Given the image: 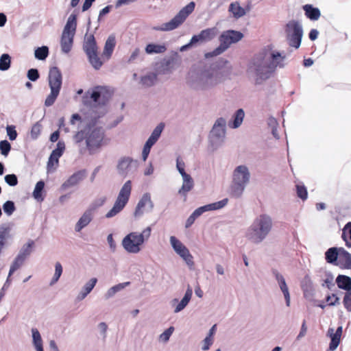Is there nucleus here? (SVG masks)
<instances>
[{
  "label": "nucleus",
  "mask_w": 351,
  "mask_h": 351,
  "mask_svg": "<svg viewBox=\"0 0 351 351\" xmlns=\"http://www.w3.org/2000/svg\"><path fill=\"white\" fill-rule=\"evenodd\" d=\"M104 136L105 132L102 127L96 125L95 123H89L84 129L75 133L73 140L77 144L85 140L89 154H93L101 147Z\"/></svg>",
  "instance_id": "obj_1"
},
{
  "label": "nucleus",
  "mask_w": 351,
  "mask_h": 351,
  "mask_svg": "<svg viewBox=\"0 0 351 351\" xmlns=\"http://www.w3.org/2000/svg\"><path fill=\"white\" fill-rule=\"evenodd\" d=\"M272 227L271 217L267 214H261L254 219L248 228L246 237L253 243H261L269 235Z\"/></svg>",
  "instance_id": "obj_2"
},
{
  "label": "nucleus",
  "mask_w": 351,
  "mask_h": 351,
  "mask_svg": "<svg viewBox=\"0 0 351 351\" xmlns=\"http://www.w3.org/2000/svg\"><path fill=\"white\" fill-rule=\"evenodd\" d=\"M270 65L269 60L266 58L264 53H259L252 58L248 71L256 76L255 82L256 84H259L270 77L274 72Z\"/></svg>",
  "instance_id": "obj_3"
},
{
  "label": "nucleus",
  "mask_w": 351,
  "mask_h": 351,
  "mask_svg": "<svg viewBox=\"0 0 351 351\" xmlns=\"http://www.w3.org/2000/svg\"><path fill=\"white\" fill-rule=\"evenodd\" d=\"M150 226L145 228L142 232H132L128 234L122 240V246L128 253L137 254L141 250V245L147 241L151 236Z\"/></svg>",
  "instance_id": "obj_4"
},
{
  "label": "nucleus",
  "mask_w": 351,
  "mask_h": 351,
  "mask_svg": "<svg viewBox=\"0 0 351 351\" xmlns=\"http://www.w3.org/2000/svg\"><path fill=\"white\" fill-rule=\"evenodd\" d=\"M250 173L247 166H237L232 174L230 193L234 197H240L250 182Z\"/></svg>",
  "instance_id": "obj_5"
},
{
  "label": "nucleus",
  "mask_w": 351,
  "mask_h": 351,
  "mask_svg": "<svg viewBox=\"0 0 351 351\" xmlns=\"http://www.w3.org/2000/svg\"><path fill=\"white\" fill-rule=\"evenodd\" d=\"M243 34L239 31L228 29L223 31L219 36V45L212 51L205 54L206 58L222 54L232 44H235L243 38Z\"/></svg>",
  "instance_id": "obj_6"
},
{
  "label": "nucleus",
  "mask_w": 351,
  "mask_h": 351,
  "mask_svg": "<svg viewBox=\"0 0 351 351\" xmlns=\"http://www.w3.org/2000/svg\"><path fill=\"white\" fill-rule=\"evenodd\" d=\"M195 7V2L191 1L182 8L169 22L165 23L160 26H154L152 29L155 31L170 32L177 29L183 24L188 16L194 11Z\"/></svg>",
  "instance_id": "obj_7"
},
{
  "label": "nucleus",
  "mask_w": 351,
  "mask_h": 351,
  "mask_svg": "<svg viewBox=\"0 0 351 351\" xmlns=\"http://www.w3.org/2000/svg\"><path fill=\"white\" fill-rule=\"evenodd\" d=\"M48 81L51 93L45 101V106L47 107L51 106L55 103L62 87V76L57 66H53L49 69Z\"/></svg>",
  "instance_id": "obj_8"
},
{
  "label": "nucleus",
  "mask_w": 351,
  "mask_h": 351,
  "mask_svg": "<svg viewBox=\"0 0 351 351\" xmlns=\"http://www.w3.org/2000/svg\"><path fill=\"white\" fill-rule=\"evenodd\" d=\"M286 40L289 47L298 49L304 34L302 23L298 20H291L285 25Z\"/></svg>",
  "instance_id": "obj_9"
},
{
  "label": "nucleus",
  "mask_w": 351,
  "mask_h": 351,
  "mask_svg": "<svg viewBox=\"0 0 351 351\" xmlns=\"http://www.w3.org/2000/svg\"><path fill=\"white\" fill-rule=\"evenodd\" d=\"M132 191L131 180L126 181L122 186L112 208L106 213V218H111L119 213L128 204Z\"/></svg>",
  "instance_id": "obj_10"
},
{
  "label": "nucleus",
  "mask_w": 351,
  "mask_h": 351,
  "mask_svg": "<svg viewBox=\"0 0 351 351\" xmlns=\"http://www.w3.org/2000/svg\"><path fill=\"white\" fill-rule=\"evenodd\" d=\"M226 121L223 117L218 118L210 132L209 143L213 149H217L222 145L226 137Z\"/></svg>",
  "instance_id": "obj_11"
},
{
  "label": "nucleus",
  "mask_w": 351,
  "mask_h": 351,
  "mask_svg": "<svg viewBox=\"0 0 351 351\" xmlns=\"http://www.w3.org/2000/svg\"><path fill=\"white\" fill-rule=\"evenodd\" d=\"M106 88L101 86H95L91 90L86 91L82 97V103L84 106H89L94 102L95 105L104 106L107 101L105 95Z\"/></svg>",
  "instance_id": "obj_12"
},
{
  "label": "nucleus",
  "mask_w": 351,
  "mask_h": 351,
  "mask_svg": "<svg viewBox=\"0 0 351 351\" xmlns=\"http://www.w3.org/2000/svg\"><path fill=\"white\" fill-rule=\"evenodd\" d=\"M138 162L130 156L121 157L117 165V171L119 176L126 178L134 174L138 169Z\"/></svg>",
  "instance_id": "obj_13"
},
{
  "label": "nucleus",
  "mask_w": 351,
  "mask_h": 351,
  "mask_svg": "<svg viewBox=\"0 0 351 351\" xmlns=\"http://www.w3.org/2000/svg\"><path fill=\"white\" fill-rule=\"evenodd\" d=\"M169 241L173 250L185 261L190 268H192L194 266L193 256L189 249L174 236H171Z\"/></svg>",
  "instance_id": "obj_14"
},
{
  "label": "nucleus",
  "mask_w": 351,
  "mask_h": 351,
  "mask_svg": "<svg viewBox=\"0 0 351 351\" xmlns=\"http://www.w3.org/2000/svg\"><path fill=\"white\" fill-rule=\"evenodd\" d=\"M154 207V202L151 198L149 193H145L139 199L134 213L136 218H139L143 215L145 213L152 212Z\"/></svg>",
  "instance_id": "obj_15"
},
{
  "label": "nucleus",
  "mask_w": 351,
  "mask_h": 351,
  "mask_svg": "<svg viewBox=\"0 0 351 351\" xmlns=\"http://www.w3.org/2000/svg\"><path fill=\"white\" fill-rule=\"evenodd\" d=\"M165 124L163 123H159L152 131L150 136L148 138L147 141L145 142L143 152H142V159L143 161H145L149 154L152 147L157 142L158 138H160L161 133L164 129Z\"/></svg>",
  "instance_id": "obj_16"
},
{
  "label": "nucleus",
  "mask_w": 351,
  "mask_h": 351,
  "mask_svg": "<svg viewBox=\"0 0 351 351\" xmlns=\"http://www.w3.org/2000/svg\"><path fill=\"white\" fill-rule=\"evenodd\" d=\"M187 84L195 90H206L204 70L200 72L191 71L187 77Z\"/></svg>",
  "instance_id": "obj_17"
},
{
  "label": "nucleus",
  "mask_w": 351,
  "mask_h": 351,
  "mask_svg": "<svg viewBox=\"0 0 351 351\" xmlns=\"http://www.w3.org/2000/svg\"><path fill=\"white\" fill-rule=\"evenodd\" d=\"M207 89L213 87L222 80L221 71L215 67L210 66L204 70Z\"/></svg>",
  "instance_id": "obj_18"
},
{
  "label": "nucleus",
  "mask_w": 351,
  "mask_h": 351,
  "mask_svg": "<svg viewBox=\"0 0 351 351\" xmlns=\"http://www.w3.org/2000/svg\"><path fill=\"white\" fill-rule=\"evenodd\" d=\"M271 274L274 276L280 289L283 293L287 306H289L291 302L290 293L284 276L276 269H272Z\"/></svg>",
  "instance_id": "obj_19"
},
{
  "label": "nucleus",
  "mask_w": 351,
  "mask_h": 351,
  "mask_svg": "<svg viewBox=\"0 0 351 351\" xmlns=\"http://www.w3.org/2000/svg\"><path fill=\"white\" fill-rule=\"evenodd\" d=\"M86 176V171L85 169L75 172L62 184L61 189L64 191L70 187L76 186L85 178Z\"/></svg>",
  "instance_id": "obj_20"
},
{
  "label": "nucleus",
  "mask_w": 351,
  "mask_h": 351,
  "mask_svg": "<svg viewBox=\"0 0 351 351\" xmlns=\"http://www.w3.org/2000/svg\"><path fill=\"white\" fill-rule=\"evenodd\" d=\"M228 199L227 198H224L220 201L208 204L202 206H200L195 209L193 213H195L197 217L201 216L204 213L210 210H219L223 208L228 204Z\"/></svg>",
  "instance_id": "obj_21"
},
{
  "label": "nucleus",
  "mask_w": 351,
  "mask_h": 351,
  "mask_svg": "<svg viewBox=\"0 0 351 351\" xmlns=\"http://www.w3.org/2000/svg\"><path fill=\"white\" fill-rule=\"evenodd\" d=\"M228 199L227 198H224L220 201L208 204L202 206H200L195 209L193 213H195L197 217L201 216L204 213L210 210H219L223 208L228 204Z\"/></svg>",
  "instance_id": "obj_22"
},
{
  "label": "nucleus",
  "mask_w": 351,
  "mask_h": 351,
  "mask_svg": "<svg viewBox=\"0 0 351 351\" xmlns=\"http://www.w3.org/2000/svg\"><path fill=\"white\" fill-rule=\"evenodd\" d=\"M216 27H210L202 30L198 34L193 35V40L196 44L199 42H208L212 40L217 34Z\"/></svg>",
  "instance_id": "obj_23"
},
{
  "label": "nucleus",
  "mask_w": 351,
  "mask_h": 351,
  "mask_svg": "<svg viewBox=\"0 0 351 351\" xmlns=\"http://www.w3.org/2000/svg\"><path fill=\"white\" fill-rule=\"evenodd\" d=\"M65 149V143L63 141H59L57 143V147L51 153L48 162L47 168L53 166L54 164H58L59 158L61 157Z\"/></svg>",
  "instance_id": "obj_24"
},
{
  "label": "nucleus",
  "mask_w": 351,
  "mask_h": 351,
  "mask_svg": "<svg viewBox=\"0 0 351 351\" xmlns=\"http://www.w3.org/2000/svg\"><path fill=\"white\" fill-rule=\"evenodd\" d=\"M286 56L279 51H274L270 54L269 64L274 71L276 68H284L285 66V60Z\"/></svg>",
  "instance_id": "obj_25"
},
{
  "label": "nucleus",
  "mask_w": 351,
  "mask_h": 351,
  "mask_svg": "<svg viewBox=\"0 0 351 351\" xmlns=\"http://www.w3.org/2000/svg\"><path fill=\"white\" fill-rule=\"evenodd\" d=\"M183 179V183L181 188L178 191V193L184 197H186L187 193L189 192L194 186V182L192 177L186 173V171H183L182 174H180Z\"/></svg>",
  "instance_id": "obj_26"
},
{
  "label": "nucleus",
  "mask_w": 351,
  "mask_h": 351,
  "mask_svg": "<svg viewBox=\"0 0 351 351\" xmlns=\"http://www.w3.org/2000/svg\"><path fill=\"white\" fill-rule=\"evenodd\" d=\"M74 34L62 32L60 39V47L62 52L64 53H69L73 47Z\"/></svg>",
  "instance_id": "obj_27"
},
{
  "label": "nucleus",
  "mask_w": 351,
  "mask_h": 351,
  "mask_svg": "<svg viewBox=\"0 0 351 351\" xmlns=\"http://www.w3.org/2000/svg\"><path fill=\"white\" fill-rule=\"evenodd\" d=\"M93 216L94 213L87 208L75 224V230L76 232H80L90 223L93 219Z\"/></svg>",
  "instance_id": "obj_28"
},
{
  "label": "nucleus",
  "mask_w": 351,
  "mask_h": 351,
  "mask_svg": "<svg viewBox=\"0 0 351 351\" xmlns=\"http://www.w3.org/2000/svg\"><path fill=\"white\" fill-rule=\"evenodd\" d=\"M228 10V12L232 14V16L236 20L246 14V10L241 6L240 3L237 1L230 3Z\"/></svg>",
  "instance_id": "obj_29"
},
{
  "label": "nucleus",
  "mask_w": 351,
  "mask_h": 351,
  "mask_svg": "<svg viewBox=\"0 0 351 351\" xmlns=\"http://www.w3.org/2000/svg\"><path fill=\"white\" fill-rule=\"evenodd\" d=\"M83 49L86 55L97 51L98 47L93 34L86 36L83 44Z\"/></svg>",
  "instance_id": "obj_30"
},
{
  "label": "nucleus",
  "mask_w": 351,
  "mask_h": 351,
  "mask_svg": "<svg viewBox=\"0 0 351 351\" xmlns=\"http://www.w3.org/2000/svg\"><path fill=\"white\" fill-rule=\"evenodd\" d=\"M337 265L343 269L351 268V254L343 247H340V254Z\"/></svg>",
  "instance_id": "obj_31"
},
{
  "label": "nucleus",
  "mask_w": 351,
  "mask_h": 351,
  "mask_svg": "<svg viewBox=\"0 0 351 351\" xmlns=\"http://www.w3.org/2000/svg\"><path fill=\"white\" fill-rule=\"evenodd\" d=\"M305 16L311 21H317L321 16L320 10L318 8L314 7L311 4H306L302 7Z\"/></svg>",
  "instance_id": "obj_32"
},
{
  "label": "nucleus",
  "mask_w": 351,
  "mask_h": 351,
  "mask_svg": "<svg viewBox=\"0 0 351 351\" xmlns=\"http://www.w3.org/2000/svg\"><path fill=\"white\" fill-rule=\"evenodd\" d=\"M97 282V279L96 278H93L87 282L77 296V300L78 301L84 300L93 289Z\"/></svg>",
  "instance_id": "obj_33"
},
{
  "label": "nucleus",
  "mask_w": 351,
  "mask_h": 351,
  "mask_svg": "<svg viewBox=\"0 0 351 351\" xmlns=\"http://www.w3.org/2000/svg\"><path fill=\"white\" fill-rule=\"evenodd\" d=\"M193 295V289L189 285L187 289L185 292V294L181 301L178 303V304L176 306L174 309V313H178L182 311L189 304L190 302L191 297Z\"/></svg>",
  "instance_id": "obj_34"
},
{
  "label": "nucleus",
  "mask_w": 351,
  "mask_h": 351,
  "mask_svg": "<svg viewBox=\"0 0 351 351\" xmlns=\"http://www.w3.org/2000/svg\"><path fill=\"white\" fill-rule=\"evenodd\" d=\"M245 117V112L242 108H239L234 113L232 120L229 121V126L231 128H238L242 123Z\"/></svg>",
  "instance_id": "obj_35"
},
{
  "label": "nucleus",
  "mask_w": 351,
  "mask_h": 351,
  "mask_svg": "<svg viewBox=\"0 0 351 351\" xmlns=\"http://www.w3.org/2000/svg\"><path fill=\"white\" fill-rule=\"evenodd\" d=\"M73 12L68 18L62 32L75 34L77 28V14Z\"/></svg>",
  "instance_id": "obj_36"
},
{
  "label": "nucleus",
  "mask_w": 351,
  "mask_h": 351,
  "mask_svg": "<svg viewBox=\"0 0 351 351\" xmlns=\"http://www.w3.org/2000/svg\"><path fill=\"white\" fill-rule=\"evenodd\" d=\"M339 254L340 247H332L329 248L325 252V258L326 262L330 264L337 265Z\"/></svg>",
  "instance_id": "obj_37"
},
{
  "label": "nucleus",
  "mask_w": 351,
  "mask_h": 351,
  "mask_svg": "<svg viewBox=\"0 0 351 351\" xmlns=\"http://www.w3.org/2000/svg\"><path fill=\"white\" fill-rule=\"evenodd\" d=\"M336 283L337 287L343 290L349 292L351 291V278L346 276L339 274L336 278Z\"/></svg>",
  "instance_id": "obj_38"
},
{
  "label": "nucleus",
  "mask_w": 351,
  "mask_h": 351,
  "mask_svg": "<svg viewBox=\"0 0 351 351\" xmlns=\"http://www.w3.org/2000/svg\"><path fill=\"white\" fill-rule=\"evenodd\" d=\"M116 45V38L114 35H110L106 40L103 54L104 56L110 58Z\"/></svg>",
  "instance_id": "obj_39"
},
{
  "label": "nucleus",
  "mask_w": 351,
  "mask_h": 351,
  "mask_svg": "<svg viewBox=\"0 0 351 351\" xmlns=\"http://www.w3.org/2000/svg\"><path fill=\"white\" fill-rule=\"evenodd\" d=\"M167 50L165 44L149 43L145 47V52L147 54L162 53Z\"/></svg>",
  "instance_id": "obj_40"
},
{
  "label": "nucleus",
  "mask_w": 351,
  "mask_h": 351,
  "mask_svg": "<svg viewBox=\"0 0 351 351\" xmlns=\"http://www.w3.org/2000/svg\"><path fill=\"white\" fill-rule=\"evenodd\" d=\"M33 343L36 351H44L41 335L37 328L32 329Z\"/></svg>",
  "instance_id": "obj_41"
},
{
  "label": "nucleus",
  "mask_w": 351,
  "mask_h": 351,
  "mask_svg": "<svg viewBox=\"0 0 351 351\" xmlns=\"http://www.w3.org/2000/svg\"><path fill=\"white\" fill-rule=\"evenodd\" d=\"M130 284V282H125L117 284L110 288L105 294V298L109 299L113 297L117 292L121 291Z\"/></svg>",
  "instance_id": "obj_42"
},
{
  "label": "nucleus",
  "mask_w": 351,
  "mask_h": 351,
  "mask_svg": "<svg viewBox=\"0 0 351 351\" xmlns=\"http://www.w3.org/2000/svg\"><path fill=\"white\" fill-rule=\"evenodd\" d=\"M34 245V241H29L22 246L18 255L26 260L32 254Z\"/></svg>",
  "instance_id": "obj_43"
},
{
  "label": "nucleus",
  "mask_w": 351,
  "mask_h": 351,
  "mask_svg": "<svg viewBox=\"0 0 351 351\" xmlns=\"http://www.w3.org/2000/svg\"><path fill=\"white\" fill-rule=\"evenodd\" d=\"M157 80V74L153 72L149 73L141 78V83L146 86H152Z\"/></svg>",
  "instance_id": "obj_44"
},
{
  "label": "nucleus",
  "mask_w": 351,
  "mask_h": 351,
  "mask_svg": "<svg viewBox=\"0 0 351 351\" xmlns=\"http://www.w3.org/2000/svg\"><path fill=\"white\" fill-rule=\"evenodd\" d=\"M327 335L330 337V350L334 351L338 347L341 337L334 334V329L332 328H328Z\"/></svg>",
  "instance_id": "obj_45"
},
{
  "label": "nucleus",
  "mask_w": 351,
  "mask_h": 351,
  "mask_svg": "<svg viewBox=\"0 0 351 351\" xmlns=\"http://www.w3.org/2000/svg\"><path fill=\"white\" fill-rule=\"evenodd\" d=\"M341 237L346 243V245L351 247V221L346 224L343 229Z\"/></svg>",
  "instance_id": "obj_46"
},
{
  "label": "nucleus",
  "mask_w": 351,
  "mask_h": 351,
  "mask_svg": "<svg viewBox=\"0 0 351 351\" xmlns=\"http://www.w3.org/2000/svg\"><path fill=\"white\" fill-rule=\"evenodd\" d=\"M49 51L47 46L38 47L34 50V56L38 60H45L49 56Z\"/></svg>",
  "instance_id": "obj_47"
},
{
  "label": "nucleus",
  "mask_w": 351,
  "mask_h": 351,
  "mask_svg": "<svg viewBox=\"0 0 351 351\" xmlns=\"http://www.w3.org/2000/svg\"><path fill=\"white\" fill-rule=\"evenodd\" d=\"M86 56L90 64L95 69L99 70L101 67L103 62L100 58L98 56L97 51Z\"/></svg>",
  "instance_id": "obj_48"
},
{
  "label": "nucleus",
  "mask_w": 351,
  "mask_h": 351,
  "mask_svg": "<svg viewBox=\"0 0 351 351\" xmlns=\"http://www.w3.org/2000/svg\"><path fill=\"white\" fill-rule=\"evenodd\" d=\"M25 259L17 255L10 265L8 274L10 278L17 269H19L24 263Z\"/></svg>",
  "instance_id": "obj_49"
},
{
  "label": "nucleus",
  "mask_w": 351,
  "mask_h": 351,
  "mask_svg": "<svg viewBox=\"0 0 351 351\" xmlns=\"http://www.w3.org/2000/svg\"><path fill=\"white\" fill-rule=\"evenodd\" d=\"M11 66V56L8 53H3L0 56V71H8Z\"/></svg>",
  "instance_id": "obj_50"
},
{
  "label": "nucleus",
  "mask_w": 351,
  "mask_h": 351,
  "mask_svg": "<svg viewBox=\"0 0 351 351\" xmlns=\"http://www.w3.org/2000/svg\"><path fill=\"white\" fill-rule=\"evenodd\" d=\"M45 187V182L43 180L38 181L34 188L33 192L34 197L38 201H43V197H42V193Z\"/></svg>",
  "instance_id": "obj_51"
},
{
  "label": "nucleus",
  "mask_w": 351,
  "mask_h": 351,
  "mask_svg": "<svg viewBox=\"0 0 351 351\" xmlns=\"http://www.w3.org/2000/svg\"><path fill=\"white\" fill-rule=\"evenodd\" d=\"M62 266L60 263L57 262L55 265V273L54 275L50 282V285H53L55 283H56L59 278H60L62 274Z\"/></svg>",
  "instance_id": "obj_52"
},
{
  "label": "nucleus",
  "mask_w": 351,
  "mask_h": 351,
  "mask_svg": "<svg viewBox=\"0 0 351 351\" xmlns=\"http://www.w3.org/2000/svg\"><path fill=\"white\" fill-rule=\"evenodd\" d=\"M106 201V197H101L95 199L88 206V209L92 211L93 213L97 210V208L102 206Z\"/></svg>",
  "instance_id": "obj_53"
},
{
  "label": "nucleus",
  "mask_w": 351,
  "mask_h": 351,
  "mask_svg": "<svg viewBox=\"0 0 351 351\" xmlns=\"http://www.w3.org/2000/svg\"><path fill=\"white\" fill-rule=\"evenodd\" d=\"M3 209L4 213L7 215H8V216L12 215L16 210V206H15L14 202L11 200L6 201L3 204Z\"/></svg>",
  "instance_id": "obj_54"
},
{
  "label": "nucleus",
  "mask_w": 351,
  "mask_h": 351,
  "mask_svg": "<svg viewBox=\"0 0 351 351\" xmlns=\"http://www.w3.org/2000/svg\"><path fill=\"white\" fill-rule=\"evenodd\" d=\"M296 193L297 195L299 198H300L302 200H306L308 197V193L307 189L305 187L304 185H296Z\"/></svg>",
  "instance_id": "obj_55"
},
{
  "label": "nucleus",
  "mask_w": 351,
  "mask_h": 351,
  "mask_svg": "<svg viewBox=\"0 0 351 351\" xmlns=\"http://www.w3.org/2000/svg\"><path fill=\"white\" fill-rule=\"evenodd\" d=\"M11 150V145L7 140H2L0 141V151L1 154L7 156Z\"/></svg>",
  "instance_id": "obj_56"
},
{
  "label": "nucleus",
  "mask_w": 351,
  "mask_h": 351,
  "mask_svg": "<svg viewBox=\"0 0 351 351\" xmlns=\"http://www.w3.org/2000/svg\"><path fill=\"white\" fill-rule=\"evenodd\" d=\"M7 135L9 139L12 141L16 139L18 133L16 130V127L14 125H8L6 127Z\"/></svg>",
  "instance_id": "obj_57"
},
{
  "label": "nucleus",
  "mask_w": 351,
  "mask_h": 351,
  "mask_svg": "<svg viewBox=\"0 0 351 351\" xmlns=\"http://www.w3.org/2000/svg\"><path fill=\"white\" fill-rule=\"evenodd\" d=\"M42 129V125L38 122H36L32 127L31 130V137L32 139L36 140L38 138L39 135L40 134Z\"/></svg>",
  "instance_id": "obj_58"
},
{
  "label": "nucleus",
  "mask_w": 351,
  "mask_h": 351,
  "mask_svg": "<svg viewBox=\"0 0 351 351\" xmlns=\"http://www.w3.org/2000/svg\"><path fill=\"white\" fill-rule=\"evenodd\" d=\"M5 182L10 186H15L18 184V178L14 174H7L4 177Z\"/></svg>",
  "instance_id": "obj_59"
},
{
  "label": "nucleus",
  "mask_w": 351,
  "mask_h": 351,
  "mask_svg": "<svg viewBox=\"0 0 351 351\" xmlns=\"http://www.w3.org/2000/svg\"><path fill=\"white\" fill-rule=\"evenodd\" d=\"M27 77L32 82L37 81L40 77V74L37 69H29L27 73Z\"/></svg>",
  "instance_id": "obj_60"
},
{
  "label": "nucleus",
  "mask_w": 351,
  "mask_h": 351,
  "mask_svg": "<svg viewBox=\"0 0 351 351\" xmlns=\"http://www.w3.org/2000/svg\"><path fill=\"white\" fill-rule=\"evenodd\" d=\"M326 301L328 302V306H336L339 304V298L335 293H332L326 297Z\"/></svg>",
  "instance_id": "obj_61"
},
{
  "label": "nucleus",
  "mask_w": 351,
  "mask_h": 351,
  "mask_svg": "<svg viewBox=\"0 0 351 351\" xmlns=\"http://www.w3.org/2000/svg\"><path fill=\"white\" fill-rule=\"evenodd\" d=\"M173 331L174 328L173 326H170L160 335V339L164 342L168 341Z\"/></svg>",
  "instance_id": "obj_62"
},
{
  "label": "nucleus",
  "mask_w": 351,
  "mask_h": 351,
  "mask_svg": "<svg viewBox=\"0 0 351 351\" xmlns=\"http://www.w3.org/2000/svg\"><path fill=\"white\" fill-rule=\"evenodd\" d=\"M343 303L345 308L348 311L351 312V293L346 292L345 293Z\"/></svg>",
  "instance_id": "obj_63"
},
{
  "label": "nucleus",
  "mask_w": 351,
  "mask_h": 351,
  "mask_svg": "<svg viewBox=\"0 0 351 351\" xmlns=\"http://www.w3.org/2000/svg\"><path fill=\"white\" fill-rule=\"evenodd\" d=\"M333 283V276L332 274H329L327 275V278L324 280L322 286H326V287L329 289H331L332 287H334Z\"/></svg>",
  "instance_id": "obj_64"
}]
</instances>
